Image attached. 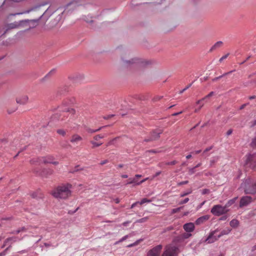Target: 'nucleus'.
Returning <instances> with one entry per match:
<instances>
[{
  "mask_svg": "<svg viewBox=\"0 0 256 256\" xmlns=\"http://www.w3.org/2000/svg\"><path fill=\"white\" fill-rule=\"evenodd\" d=\"M72 185L68 184L58 186L52 192V196L57 198L66 199L71 195Z\"/></svg>",
  "mask_w": 256,
  "mask_h": 256,
  "instance_id": "f257e3e1",
  "label": "nucleus"
},
{
  "mask_svg": "<svg viewBox=\"0 0 256 256\" xmlns=\"http://www.w3.org/2000/svg\"><path fill=\"white\" fill-rule=\"evenodd\" d=\"M60 111H62V113H56L54 114L52 119V120L64 121L68 116V112L73 114L74 110L72 108L66 107V105L64 104L62 106H58Z\"/></svg>",
  "mask_w": 256,
  "mask_h": 256,
  "instance_id": "f03ea898",
  "label": "nucleus"
},
{
  "mask_svg": "<svg viewBox=\"0 0 256 256\" xmlns=\"http://www.w3.org/2000/svg\"><path fill=\"white\" fill-rule=\"evenodd\" d=\"M246 194H256V182L248 178L243 180L240 186Z\"/></svg>",
  "mask_w": 256,
  "mask_h": 256,
  "instance_id": "7ed1b4c3",
  "label": "nucleus"
},
{
  "mask_svg": "<svg viewBox=\"0 0 256 256\" xmlns=\"http://www.w3.org/2000/svg\"><path fill=\"white\" fill-rule=\"evenodd\" d=\"M0 150H4L11 153L12 151L15 150L18 148L20 147V142L18 139H14L12 142L9 143L5 139L2 140H0Z\"/></svg>",
  "mask_w": 256,
  "mask_h": 256,
  "instance_id": "20e7f679",
  "label": "nucleus"
},
{
  "mask_svg": "<svg viewBox=\"0 0 256 256\" xmlns=\"http://www.w3.org/2000/svg\"><path fill=\"white\" fill-rule=\"evenodd\" d=\"M54 157L50 156H48L45 157H40L36 158H33L30 160V163L32 164H52L54 165L58 164V162L54 160Z\"/></svg>",
  "mask_w": 256,
  "mask_h": 256,
  "instance_id": "39448f33",
  "label": "nucleus"
},
{
  "mask_svg": "<svg viewBox=\"0 0 256 256\" xmlns=\"http://www.w3.org/2000/svg\"><path fill=\"white\" fill-rule=\"evenodd\" d=\"M179 248L178 246L172 244L166 246L165 250L163 252L162 256H177Z\"/></svg>",
  "mask_w": 256,
  "mask_h": 256,
  "instance_id": "423d86ee",
  "label": "nucleus"
},
{
  "mask_svg": "<svg viewBox=\"0 0 256 256\" xmlns=\"http://www.w3.org/2000/svg\"><path fill=\"white\" fill-rule=\"evenodd\" d=\"M229 211L225 206L220 204L214 205L210 210V212L215 216H220L226 214Z\"/></svg>",
  "mask_w": 256,
  "mask_h": 256,
  "instance_id": "0eeeda50",
  "label": "nucleus"
},
{
  "mask_svg": "<svg viewBox=\"0 0 256 256\" xmlns=\"http://www.w3.org/2000/svg\"><path fill=\"white\" fill-rule=\"evenodd\" d=\"M192 236V234L190 232H186L183 233L175 238L173 240V242L178 243L179 244V246H180L182 244H184L186 243L184 240L190 238Z\"/></svg>",
  "mask_w": 256,
  "mask_h": 256,
  "instance_id": "6e6552de",
  "label": "nucleus"
},
{
  "mask_svg": "<svg viewBox=\"0 0 256 256\" xmlns=\"http://www.w3.org/2000/svg\"><path fill=\"white\" fill-rule=\"evenodd\" d=\"M162 248V244H158L150 250L146 254V256H159Z\"/></svg>",
  "mask_w": 256,
  "mask_h": 256,
  "instance_id": "1a4fd4ad",
  "label": "nucleus"
},
{
  "mask_svg": "<svg viewBox=\"0 0 256 256\" xmlns=\"http://www.w3.org/2000/svg\"><path fill=\"white\" fill-rule=\"evenodd\" d=\"M124 64L126 66H130L133 64H140L141 65L148 64L149 62H144L140 59L137 58H132L131 60H124Z\"/></svg>",
  "mask_w": 256,
  "mask_h": 256,
  "instance_id": "9d476101",
  "label": "nucleus"
},
{
  "mask_svg": "<svg viewBox=\"0 0 256 256\" xmlns=\"http://www.w3.org/2000/svg\"><path fill=\"white\" fill-rule=\"evenodd\" d=\"M216 232L217 230L210 232L204 242L207 244H212L220 238H218V235H216Z\"/></svg>",
  "mask_w": 256,
  "mask_h": 256,
  "instance_id": "9b49d317",
  "label": "nucleus"
},
{
  "mask_svg": "<svg viewBox=\"0 0 256 256\" xmlns=\"http://www.w3.org/2000/svg\"><path fill=\"white\" fill-rule=\"evenodd\" d=\"M162 132V131L161 130H156L152 132L150 137L148 138H146L144 141L148 142L158 140L160 137V134Z\"/></svg>",
  "mask_w": 256,
  "mask_h": 256,
  "instance_id": "f8f14e48",
  "label": "nucleus"
},
{
  "mask_svg": "<svg viewBox=\"0 0 256 256\" xmlns=\"http://www.w3.org/2000/svg\"><path fill=\"white\" fill-rule=\"evenodd\" d=\"M252 202V198L251 196H243L240 200L239 206L240 208L247 206Z\"/></svg>",
  "mask_w": 256,
  "mask_h": 256,
  "instance_id": "ddd939ff",
  "label": "nucleus"
},
{
  "mask_svg": "<svg viewBox=\"0 0 256 256\" xmlns=\"http://www.w3.org/2000/svg\"><path fill=\"white\" fill-rule=\"evenodd\" d=\"M28 20H20L19 22H14L10 23L8 25V28H18L20 26L28 22Z\"/></svg>",
  "mask_w": 256,
  "mask_h": 256,
  "instance_id": "4468645a",
  "label": "nucleus"
},
{
  "mask_svg": "<svg viewBox=\"0 0 256 256\" xmlns=\"http://www.w3.org/2000/svg\"><path fill=\"white\" fill-rule=\"evenodd\" d=\"M194 224L192 222H188L184 224L183 228L187 232L191 234L194 230Z\"/></svg>",
  "mask_w": 256,
  "mask_h": 256,
  "instance_id": "2eb2a0df",
  "label": "nucleus"
},
{
  "mask_svg": "<svg viewBox=\"0 0 256 256\" xmlns=\"http://www.w3.org/2000/svg\"><path fill=\"white\" fill-rule=\"evenodd\" d=\"M28 100V97L26 95L20 96L16 98L17 104H25Z\"/></svg>",
  "mask_w": 256,
  "mask_h": 256,
  "instance_id": "dca6fc26",
  "label": "nucleus"
},
{
  "mask_svg": "<svg viewBox=\"0 0 256 256\" xmlns=\"http://www.w3.org/2000/svg\"><path fill=\"white\" fill-rule=\"evenodd\" d=\"M210 216L208 215L203 216L196 219L195 221V224L196 225H200L208 220Z\"/></svg>",
  "mask_w": 256,
  "mask_h": 256,
  "instance_id": "f3484780",
  "label": "nucleus"
},
{
  "mask_svg": "<svg viewBox=\"0 0 256 256\" xmlns=\"http://www.w3.org/2000/svg\"><path fill=\"white\" fill-rule=\"evenodd\" d=\"M84 78V77L82 74H78L72 76H70L69 78L74 83H80L83 80Z\"/></svg>",
  "mask_w": 256,
  "mask_h": 256,
  "instance_id": "a211bd4d",
  "label": "nucleus"
},
{
  "mask_svg": "<svg viewBox=\"0 0 256 256\" xmlns=\"http://www.w3.org/2000/svg\"><path fill=\"white\" fill-rule=\"evenodd\" d=\"M82 140V138L80 136L77 134H75L72 136L70 141L72 143H78Z\"/></svg>",
  "mask_w": 256,
  "mask_h": 256,
  "instance_id": "6ab92c4d",
  "label": "nucleus"
},
{
  "mask_svg": "<svg viewBox=\"0 0 256 256\" xmlns=\"http://www.w3.org/2000/svg\"><path fill=\"white\" fill-rule=\"evenodd\" d=\"M78 2H79V0H73L72 2H70L68 3L66 6V8H65V10L64 11V12H66V9L68 8L69 6H72L74 8H76V6L80 5Z\"/></svg>",
  "mask_w": 256,
  "mask_h": 256,
  "instance_id": "aec40b11",
  "label": "nucleus"
},
{
  "mask_svg": "<svg viewBox=\"0 0 256 256\" xmlns=\"http://www.w3.org/2000/svg\"><path fill=\"white\" fill-rule=\"evenodd\" d=\"M22 239V238H19L17 236H12L6 238V241H8L9 243H10V244H12L13 243L20 241Z\"/></svg>",
  "mask_w": 256,
  "mask_h": 256,
  "instance_id": "412c9836",
  "label": "nucleus"
},
{
  "mask_svg": "<svg viewBox=\"0 0 256 256\" xmlns=\"http://www.w3.org/2000/svg\"><path fill=\"white\" fill-rule=\"evenodd\" d=\"M139 182L136 177L132 178H129L128 181L127 182L126 184H133L134 186L140 185V184H139Z\"/></svg>",
  "mask_w": 256,
  "mask_h": 256,
  "instance_id": "4be33fe9",
  "label": "nucleus"
},
{
  "mask_svg": "<svg viewBox=\"0 0 256 256\" xmlns=\"http://www.w3.org/2000/svg\"><path fill=\"white\" fill-rule=\"evenodd\" d=\"M238 198V197L236 196L232 199L228 200V202L224 205L226 208L228 209V208H229L230 206H231L232 205L234 204L235 203V202H236V200H237Z\"/></svg>",
  "mask_w": 256,
  "mask_h": 256,
  "instance_id": "5701e85b",
  "label": "nucleus"
},
{
  "mask_svg": "<svg viewBox=\"0 0 256 256\" xmlns=\"http://www.w3.org/2000/svg\"><path fill=\"white\" fill-rule=\"evenodd\" d=\"M222 44V41H218L216 43L214 44V46H212L210 49V52H212L216 49L220 48Z\"/></svg>",
  "mask_w": 256,
  "mask_h": 256,
  "instance_id": "b1692460",
  "label": "nucleus"
},
{
  "mask_svg": "<svg viewBox=\"0 0 256 256\" xmlns=\"http://www.w3.org/2000/svg\"><path fill=\"white\" fill-rule=\"evenodd\" d=\"M107 126H101V127L99 128H98V129H95V130L91 129V128H86V131L92 134V133L98 132L100 131V130H101L102 128H106V127H107Z\"/></svg>",
  "mask_w": 256,
  "mask_h": 256,
  "instance_id": "393cba45",
  "label": "nucleus"
},
{
  "mask_svg": "<svg viewBox=\"0 0 256 256\" xmlns=\"http://www.w3.org/2000/svg\"><path fill=\"white\" fill-rule=\"evenodd\" d=\"M239 224V222L236 219L232 220L230 222V225L233 228H236L238 226Z\"/></svg>",
  "mask_w": 256,
  "mask_h": 256,
  "instance_id": "a878e982",
  "label": "nucleus"
},
{
  "mask_svg": "<svg viewBox=\"0 0 256 256\" xmlns=\"http://www.w3.org/2000/svg\"><path fill=\"white\" fill-rule=\"evenodd\" d=\"M231 231V230L230 228L222 230L220 233L218 234V238H220L222 236L228 234Z\"/></svg>",
  "mask_w": 256,
  "mask_h": 256,
  "instance_id": "bb28decb",
  "label": "nucleus"
},
{
  "mask_svg": "<svg viewBox=\"0 0 256 256\" xmlns=\"http://www.w3.org/2000/svg\"><path fill=\"white\" fill-rule=\"evenodd\" d=\"M26 230V229L24 227H22L16 230H12L10 232V234H18L20 232H25Z\"/></svg>",
  "mask_w": 256,
  "mask_h": 256,
  "instance_id": "cd10ccee",
  "label": "nucleus"
},
{
  "mask_svg": "<svg viewBox=\"0 0 256 256\" xmlns=\"http://www.w3.org/2000/svg\"><path fill=\"white\" fill-rule=\"evenodd\" d=\"M234 70H232V71H230L229 72H226L224 74H223L219 76H218V77H216L215 78H214L213 80H212V81L214 82V81H216V80H218L220 79V78H222L223 76H226L228 74H231L232 72Z\"/></svg>",
  "mask_w": 256,
  "mask_h": 256,
  "instance_id": "c85d7f7f",
  "label": "nucleus"
},
{
  "mask_svg": "<svg viewBox=\"0 0 256 256\" xmlns=\"http://www.w3.org/2000/svg\"><path fill=\"white\" fill-rule=\"evenodd\" d=\"M192 192V189H190V190H188L186 191V192H182L180 194V197H184L189 194H190Z\"/></svg>",
  "mask_w": 256,
  "mask_h": 256,
  "instance_id": "c756f323",
  "label": "nucleus"
},
{
  "mask_svg": "<svg viewBox=\"0 0 256 256\" xmlns=\"http://www.w3.org/2000/svg\"><path fill=\"white\" fill-rule=\"evenodd\" d=\"M152 202L151 200L147 199L146 198H142L140 202H139L138 204H142L145 203H150Z\"/></svg>",
  "mask_w": 256,
  "mask_h": 256,
  "instance_id": "7c9ffc66",
  "label": "nucleus"
},
{
  "mask_svg": "<svg viewBox=\"0 0 256 256\" xmlns=\"http://www.w3.org/2000/svg\"><path fill=\"white\" fill-rule=\"evenodd\" d=\"M106 136L105 134H103V135H102V134H98V135H96L94 137V139L95 140H98L99 139H100V138H104Z\"/></svg>",
  "mask_w": 256,
  "mask_h": 256,
  "instance_id": "2f4dec72",
  "label": "nucleus"
},
{
  "mask_svg": "<svg viewBox=\"0 0 256 256\" xmlns=\"http://www.w3.org/2000/svg\"><path fill=\"white\" fill-rule=\"evenodd\" d=\"M56 72V70L52 69V70L44 78H48L50 76L54 74Z\"/></svg>",
  "mask_w": 256,
  "mask_h": 256,
  "instance_id": "473e14b6",
  "label": "nucleus"
},
{
  "mask_svg": "<svg viewBox=\"0 0 256 256\" xmlns=\"http://www.w3.org/2000/svg\"><path fill=\"white\" fill-rule=\"evenodd\" d=\"M56 72V70L52 69V70L44 78H48L50 76L54 74Z\"/></svg>",
  "mask_w": 256,
  "mask_h": 256,
  "instance_id": "72a5a7b5",
  "label": "nucleus"
},
{
  "mask_svg": "<svg viewBox=\"0 0 256 256\" xmlns=\"http://www.w3.org/2000/svg\"><path fill=\"white\" fill-rule=\"evenodd\" d=\"M218 156H215L212 158L210 160V166H212L214 163H215L217 160H218Z\"/></svg>",
  "mask_w": 256,
  "mask_h": 256,
  "instance_id": "f704fd0d",
  "label": "nucleus"
},
{
  "mask_svg": "<svg viewBox=\"0 0 256 256\" xmlns=\"http://www.w3.org/2000/svg\"><path fill=\"white\" fill-rule=\"evenodd\" d=\"M90 143L92 144V148L98 147L102 144V143L96 142L94 141H91Z\"/></svg>",
  "mask_w": 256,
  "mask_h": 256,
  "instance_id": "c9c22d12",
  "label": "nucleus"
},
{
  "mask_svg": "<svg viewBox=\"0 0 256 256\" xmlns=\"http://www.w3.org/2000/svg\"><path fill=\"white\" fill-rule=\"evenodd\" d=\"M57 132L62 136H64L66 134V131L62 129L57 130Z\"/></svg>",
  "mask_w": 256,
  "mask_h": 256,
  "instance_id": "e433bc0d",
  "label": "nucleus"
},
{
  "mask_svg": "<svg viewBox=\"0 0 256 256\" xmlns=\"http://www.w3.org/2000/svg\"><path fill=\"white\" fill-rule=\"evenodd\" d=\"M26 146L23 147V148H20V150L17 153V154L14 157V158L15 159L16 158V157L18 156V154L21 152H22V151H24V150H25L26 149Z\"/></svg>",
  "mask_w": 256,
  "mask_h": 256,
  "instance_id": "4c0bfd02",
  "label": "nucleus"
},
{
  "mask_svg": "<svg viewBox=\"0 0 256 256\" xmlns=\"http://www.w3.org/2000/svg\"><path fill=\"white\" fill-rule=\"evenodd\" d=\"M192 83H193V82L192 84H190L188 85L186 88H184V89H182V90L180 91L179 94H182L184 91L187 90L188 88H190L192 86Z\"/></svg>",
  "mask_w": 256,
  "mask_h": 256,
  "instance_id": "58836bf2",
  "label": "nucleus"
},
{
  "mask_svg": "<svg viewBox=\"0 0 256 256\" xmlns=\"http://www.w3.org/2000/svg\"><path fill=\"white\" fill-rule=\"evenodd\" d=\"M210 192V190L208 188H204L201 190V193L202 195L208 194Z\"/></svg>",
  "mask_w": 256,
  "mask_h": 256,
  "instance_id": "ea45409f",
  "label": "nucleus"
},
{
  "mask_svg": "<svg viewBox=\"0 0 256 256\" xmlns=\"http://www.w3.org/2000/svg\"><path fill=\"white\" fill-rule=\"evenodd\" d=\"M148 217H144L137 220L136 222L140 223L144 222H146L148 220Z\"/></svg>",
  "mask_w": 256,
  "mask_h": 256,
  "instance_id": "a19ab883",
  "label": "nucleus"
},
{
  "mask_svg": "<svg viewBox=\"0 0 256 256\" xmlns=\"http://www.w3.org/2000/svg\"><path fill=\"white\" fill-rule=\"evenodd\" d=\"M36 8H31L28 10H26L22 12H20V13H18V14H28L31 11H32L34 10Z\"/></svg>",
  "mask_w": 256,
  "mask_h": 256,
  "instance_id": "79ce46f5",
  "label": "nucleus"
},
{
  "mask_svg": "<svg viewBox=\"0 0 256 256\" xmlns=\"http://www.w3.org/2000/svg\"><path fill=\"white\" fill-rule=\"evenodd\" d=\"M189 201V198H184V200H182L179 202L180 204H183L187 203Z\"/></svg>",
  "mask_w": 256,
  "mask_h": 256,
  "instance_id": "37998d69",
  "label": "nucleus"
},
{
  "mask_svg": "<svg viewBox=\"0 0 256 256\" xmlns=\"http://www.w3.org/2000/svg\"><path fill=\"white\" fill-rule=\"evenodd\" d=\"M8 248H6L3 252H0V256H5L8 252Z\"/></svg>",
  "mask_w": 256,
  "mask_h": 256,
  "instance_id": "c03bdc74",
  "label": "nucleus"
},
{
  "mask_svg": "<svg viewBox=\"0 0 256 256\" xmlns=\"http://www.w3.org/2000/svg\"><path fill=\"white\" fill-rule=\"evenodd\" d=\"M195 168L194 167V168H190L188 169V174H194L195 172Z\"/></svg>",
  "mask_w": 256,
  "mask_h": 256,
  "instance_id": "a18cd8bd",
  "label": "nucleus"
},
{
  "mask_svg": "<svg viewBox=\"0 0 256 256\" xmlns=\"http://www.w3.org/2000/svg\"><path fill=\"white\" fill-rule=\"evenodd\" d=\"M38 192H33L32 194V196L33 198H41L42 196H38Z\"/></svg>",
  "mask_w": 256,
  "mask_h": 256,
  "instance_id": "49530a36",
  "label": "nucleus"
},
{
  "mask_svg": "<svg viewBox=\"0 0 256 256\" xmlns=\"http://www.w3.org/2000/svg\"><path fill=\"white\" fill-rule=\"evenodd\" d=\"M128 238V236L126 235L123 236L122 238H120L118 242H116V244H118L119 242H122Z\"/></svg>",
  "mask_w": 256,
  "mask_h": 256,
  "instance_id": "de8ad7c7",
  "label": "nucleus"
},
{
  "mask_svg": "<svg viewBox=\"0 0 256 256\" xmlns=\"http://www.w3.org/2000/svg\"><path fill=\"white\" fill-rule=\"evenodd\" d=\"M181 208H182V207L174 208V209L172 210V214L176 213V212H179Z\"/></svg>",
  "mask_w": 256,
  "mask_h": 256,
  "instance_id": "09e8293b",
  "label": "nucleus"
},
{
  "mask_svg": "<svg viewBox=\"0 0 256 256\" xmlns=\"http://www.w3.org/2000/svg\"><path fill=\"white\" fill-rule=\"evenodd\" d=\"M251 145L252 146L256 148V138L252 139L251 142Z\"/></svg>",
  "mask_w": 256,
  "mask_h": 256,
  "instance_id": "8fccbe9b",
  "label": "nucleus"
},
{
  "mask_svg": "<svg viewBox=\"0 0 256 256\" xmlns=\"http://www.w3.org/2000/svg\"><path fill=\"white\" fill-rule=\"evenodd\" d=\"M177 161L176 160H172V162H168L166 163V164L167 165H174L176 164H177Z\"/></svg>",
  "mask_w": 256,
  "mask_h": 256,
  "instance_id": "3c124183",
  "label": "nucleus"
},
{
  "mask_svg": "<svg viewBox=\"0 0 256 256\" xmlns=\"http://www.w3.org/2000/svg\"><path fill=\"white\" fill-rule=\"evenodd\" d=\"M140 241V240H138L137 241H136V242L132 243V244H129L128 246V248H130V247H132V246H136V244H138V242Z\"/></svg>",
  "mask_w": 256,
  "mask_h": 256,
  "instance_id": "603ef678",
  "label": "nucleus"
},
{
  "mask_svg": "<svg viewBox=\"0 0 256 256\" xmlns=\"http://www.w3.org/2000/svg\"><path fill=\"white\" fill-rule=\"evenodd\" d=\"M188 180H184V181H182L181 182H180L179 183H178V186H182V185H183V184H188Z\"/></svg>",
  "mask_w": 256,
  "mask_h": 256,
  "instance_id": "864d4df0",
  "label": "nucleus"
},
{
  "mask_svg": "<svg viewBox=\"0 0 256 256\" xmlns=\"http://www.w3.org/2000/svg\"><path fill=\"white\" fill-rule=\"evenodd\" d=\"M228 56V54H225L224 56H222L219 60L220 62H222Z\"/></svg>",
  "mask_w": 256,
  "mask_h": 256,
  "instance_id": "5fc2aeb1",
  "label": "nucleus"
},
{
  "mask_svg": "<svg viewBox=\"0 0 256 256\" xmlns=\"http://www.w3.org/2000/svg\"><path fill=\"white\" fill-rule=\"evenodd\" d=\"M9 242L8 241H6V239L4 240V244H2V248H4L8 244Z\"/></svg>",
  "mask_w": 256,
  "mask_h": 256,
  "instance_id": "6e6d98bb",
  "label": "nucleus"
},
{
  "mask_svg": "<svg viewBox=\"0 0 256 256\" xmlns=\"http://www.w3.org/2000/svg\"><path fill=\"white\" fill-rule=\"evenodd\" d=\"M162 98V96H156V97H154V101H157V100H160Z\"/></svg>",
  "mask_w": 256,
  "mask_h": 256,
  "instance_id": "4d7b16f0",
  "label": "nucleus"
},
{
  "mask_svg": "<svg viewBox=\"0 0 256 256\" xmlns=\"http://www.w3.org/2000/svg\"><path fill=\"white\" fill-rule=\"evenodd\" d=\"M78 209V208H76L75 210H69L68 213L69 214H74Z\"/></svg>",
  "mask_w": 256,
  "mask_h": 256,
  "instance_id": "13d9d810",
  "label": "nucleus"
},
{
  "mask_svg": "<svg viewBox=\"0 0 256 256\" xmlns=\"http://www.w3.org/2000/svg\"><path fill=\"white\" fill-rule=\"evenodd\" d=\"M256 125V119L250 122V126L253 127Z\"/></svg>",
  "mask_w": 256,
  "mask_h": 256,
  "instance_id": "bf43d9fd",
  "label": "nucleus"
},
{
  "mask_svg": "<svg viewBox=\"0 0 256 256\" xmlns=\"http://www.w3.org/2000/svg\"><path fill=\"white\" fill-rule=\"evenodd\" d=\"M138 202H134V204H132L131 205L130 208H134L138 204H139Z\"/></svg>",
  "mask_w": 256,
  "mask_h": 256,
  "instance_id": "052dcab7",
  "label": "nucleus"
},
{
  "mask_svg": "<svg viewBox=\"0 0 256 256\" xmlns=\"http://www.w3.org/2000/svg\"><path fill=\"white\" fill-rule=\"evenodd\" d=\"M227 218H228L227 216H224L220 218V220H225L227 219Z\"/></svg>",
  "mask_w": 256,
  "mask_h": 256,
  "instance_id": "680f3d73",
  "label": "nucleus"
},
{
  "mask_svg": "<svg viewBox=\"0 0 256 256\" xmlns=\"http://www.w3.org/2000/svg\"><path fill=\"white\" fill-rule=\"evenodd\" d=\"M130 223V221L124 222L122 223V225L124 226H127Z\"/></svg>",
  "mask_w": 256,
  "mask_h": 256,
  "instance_id": "e2e57ef3",
  "label": "nucleus"
},
{
  "mask_svg": "<svg viewBox=\"0 0 256 256\" xmlns=\"http://www.w3.org/2000/svg\"><path fill=\"white\" fill-rule=\"evenodd\" d=\"M212 146H210V147H208V148H206V149L204 151V152H203V154H204V153H206V152H208V151L210 150H212Z\"/></svg>",
  "mask_w": 256,
  "mask_h": 256,
  "instance_id": "0e129e2a",
  "label": "nucleus"
},
{
  "mask_svg": "<svg viewBox=\"0 0 256 256\" xmlns=\"http://www.w3.org/2000/svg\"><path fill=\"white\" fill-rule=\"evenodd\" d=\"M250 166L252 168V169H254L256 168V164H250Z\"/></svg>",
  "mask_w": 256,
  "mask_h": 256,
  "instance_id": "69168bd1",
  "label": "nucleus"
},
{
  "mask_svg": "<svg viewBox=\"0 0 256 256\" xmlns=\"http://www.w3.org/2000/svg\"><path fill=\"white\" fill-rule=\"evenodd\" d=\"M232 129H230L228 130V132H226V135L228 136H230L232 134Z\"/></svg>",
  "mask_w": 256,
  "mask_h": 256,
  "instance_id": "338daca9",
  "label": "nucleus"
},
{
  "mask_svg": "<svg viewBox=\"0 0 256 256\" xmlns=\"http://www.w3.org/2000/svg\"><path fill=\"white\" fill-rule=\"evenodd\" d=\"M203 106H204V104H202V105H201V106H200V107H199L198 108H196V109L195 110H194V111H195V112H198L199 111V110H200V108Z\"/></svg>",
  "mask_w": 256,
  "mask_h": 256,
  "instance_id": "774afa93",
  "label": "nucleus"
}]
</instances>
